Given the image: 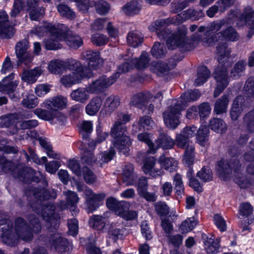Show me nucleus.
Returning <instances> with one entry per match:
<instances>
[{"label": "nucleus", "instance_id": "f257e3e1", "mask_svg": "<svg viewBox=\"0 0 254 254\" xmlns=\"http://www.w3.org/2000/svg\"><path fill=\"white\" fill-rule=\"evenodd\" d=\"M238 34L235 30L231 27H228L223 32L216 33L214 37L201 40L204 46H211L215 42H218L217 47V55L219 65L215 69L213 76L216 80V85L214 91V96H218L228 86L229 80L227 76V67L229 63L227 62L230 53L229 49L227 47L223 40L235 41L238 39Z\"/></svg>", "mask_w": 254, "mask_h": 254}, {"label": "nucleus", "instance_id": "f03ea898", "mask_svg": "<svg viewBox=\"0 0 254 254\" xmlns=\"http://www.w3.org/2000/svg\"><path fill=\"white\" fill-rule=\"evenodd\" d=\"M31 32L39 37L44 35L47 32L50 33L51 39L45 42L46 48L48 50L61 48L60 42L62 41H64L69 47L73 49H77L83 44L81 38L70 34L68 28L64 24L44 23L42 26L35 27Z\"/></svg>", "mask_w": 254, "mask_h": 254}, {"label": "nucleus", "instance_id": "7ed1b4c3", "mask_svg": "<svg viewBox=\"0 0 254 254\" xmlns=\"http://www.w3.org/2000/svg\"><path fill=\"white\" fill-rule=\"evenodd\" d=\"M82 57L88 61L89 69L83 67L79 62L78 66L74 65L72 69H68L71 73L64 75L60 79L61 83L65 87H70L74 84L79 83L84 77H90L92 76L90 70L99 68L103 64V61L100 58L98 52L87 51L82 53Z\"/></svg>", "mask_w": 254, "mask_h": 254}, {"label": "nucleus", "instance_id": "20e7f679", "mask_svg": "<svg viewBox=\"0 0 254 254\" xmlns=\"http://www.w3.org/2000/svg\"><path fill=\"white\" fill-rule=\"evenodd\" d=\"M200 95V93L197 90L183 94L180 99L176 102L174 106L169 107L164 112V121L166 126L168 128L175 129L180 124V112L186 107L187 103L197 99Z\"/></svg>", "mask_w": 254, "mask_h": 254}, {"label": "nucleus", "instance_id": "39448f33", "mask_svg": "<svg viewBox=\"0 0 254 254\" xmlns=\"http://www.w3.org/2000/svg\"><path fill=\"white\" fill-rule=\"evenodd\" d=\"M129 120L130 116L128 115L121 116L111 129V136L114 138V146L124 154L128 152L129 147L131 144L126 127L124 126Z\"/></svg>", "mask_w": 254, "mask_h": 254}, {"label": "nucleus", "instance_id": "423d86ee", "mask_svg": "<svg viewBox=\"0 0 254 254\" xmlns=\"http://www.w3.org/2000/svg\"><path fill=\"white\" fill-rule=\"evenodd\" d=\"M197 128L195 126L185 127L180 134L176 137V143L178 147L185 149L183 162L187 166L192 165L194 158V147L192 142L189 139L195 134Z\"/></svg>", "mask_w": 254, "mask_h": 254}, {"label": "nucleus", "instance_id": "0eeeda50", "mask_svg": "<svg viewBox=\"0 0 254 254\" xmlns=\"http://www.w3.org/2000/svg\"><path fill=\"white\" fill-rule=\"evenodd\" d=\"M237 168L234 166H232L227 161L225 160H221L218 163L216 171L218 175L222 179L225 180L229 177L232 174L235 175V181L241 188H245L247 187V184L245 179L243 176L238 177L240 173L238 172V167L239 166L238 162H236Z\"/></svg>", "mask_w": 254, "mask_h": 254}, {"label": "nucleus", "instance_id": "6e6552de", "mask_svg": "<svg viewBox=\"0 0 254 254\" xmlns=\"http://www.w3.org/2000/svg\"><path fill=\"white\" fill-rule=\"evenodd\" d=\"M79 65V62L74 59H68L63 61L55 59L51 61L48 64L49 71L55 74H61L66 69H72L74 65Z\"/></svg>", "mask_w": 254, "mask_h": 254}, {"label": "nucleus", "instance_id": "1a4fd4ad", "mask_svg": "<svg viewBox=\"0 0 254 254\" xmlns=\"http://www.w3.org/2000/svg\"><path fill=\"white\" fill-rule=\"evenodd\" d=\"M119 77V73H116L109 77L106 76H101L88 85L89 90L92 93L101 92L112 85Z\"/></svg>", "mask_w": 254, "mask_h": 254}, {"label": "nucleus", "instance_id": "9d476101", "mask_svg": "<svg viewBox=\"0 0 254 254\" xmlns=\"http://www.w3.org/2000/svg\"><path fill=\"white\" fill-rule=\"evenodd\" d=\"M84 197L88 211L92 212L98 207L100 202L105 198V195L104 193L95 194L91 189H86L84 191Z\"/></svg>", "mask_w": 254, "mask_h": 254}, {"label": "nucleus", "instance_id": "9b49d317", "mask_svg": "<svg viewBox=\"0 0 254 254\" xmlns=\"http://www.w3.org/2000/svg\"><path fill=\"white\" fill-rule=\"evenodd\" d=\"M187 29L184 28L169 36L167 40V45L169 49H175L184 46L187 42Z\"/></svg>", "mask_w": 254, "mask_h": 254}, {"label": "nucleus", "instance_id": "f8f14e48", "mask_svg": "<svg viewBox=\"0 0 254 254\" xmlns=\"http://www.w3.org/2000/svg\"><path fill=\"white\" fill-rule=\"evenodd\" d=\"M13 77V74H11L8 76L5 77L0 84V91L6 92L13 101H17L19 99L12 94V92L17 87L18 82L17 81L11 82Z\"/></svg>", "mask_w": 254, "mask_h": 254}, {"label": "nucleus", "instance_id": "ddd939ff", "mask_svg": "<svg viewBox=\"0 0 254 254\" xmlns=\"http://www.w3.org/2000/svg\"><path fill=\"white\" fill-rule=\"evenodd\" d=\"M55 239L51 242V248L61 254H69L71 250V246L67 240L61 237L58 234L56 235Z\"/></svg>", "mask_w": 254, "mask_h": 254}, {"label": "nucleus", "instance_id": "4468645a", "mask_svg": "<svg viewBox=\"0 0 254 254\" xmlns=\"http://www.w3.org/2000/svg\"><path fill=\"white\" fill-rule=\"evenodd\" d=\"M67 102V100L66 98L59 96L45 100L43 105L44 107L57 112L58 110H62L65 108Z\"/></svg>", "mask_w": 254, "mask_h": 254}, {"label": "nucleus", "instance_id": "2eb2a0df", "mask_svg": "<svg viewBox=\"0 0 254 254\" xmlns=\"http://www.w3.org/2000/svg\"><path fill=\"white\" fill-rule=\"evenodd\" d=\"M55 206L53 205H48L44 206L41 211L36 210L38 214H40L43 219L48 221L52 225H54V228L56 229L58 227L59 221L56 219L54 215Z\"/></svg>", "mask_w": 254, "mask_h": 254}, {"label": "nucleus", "instance_id": "dca6fc26", "mask_svg": "<svg viewBox=\"0 0 254 254\" xmlns=\"http://www.w3.org/2000/svg\"><path fill=\"white\" fill-rule=\"evenodd\" d=\"M152 98V96L149 92H139L132 96L130 99V105L131 106L143 109Z\"/></svg>", "mask_w": 254, "mask_h": 254}, {"label": "nucleus", "instance_id": "f3484780", "mask_svg": "<svg viewBox=\"0 0 254 254\" xmlns=\"http://www.w3.org/2000/svg\"><path fill=\"white\" fill-rule=\"evenodd\" d=\"M34 114L40 119L46 121H50L56 118L58 120L64 122L65 117L60 113L52 111H47L44 109L37 108L34 111Z\"/></svg>", "mask_w": 254, "mask_h": 254}, {"label": "nucleus", "instance_id": "a211bd4d", "mask_svg": "<svg viewBox=\"0 0 254 254\" xmlns=\"http://www.w3.org/2000/svg\"><path fill=\"white\" fill-rule=\"evenodd\" d=\"M28 48V44L26 41L19 42L15 47V53L18 60L20 62H31L32 60V56L27 52Z\"/></svg>", "mask_w": 254, "mask_h": 254}, {"label": "nucleus", "instance_id": "6ab92c4d", "mask_svg": "<svg viewBox=\"0 0 254 254\" xmlns=\"http://www.w3.org/2000/svg\"><path fill=\"white\" fill-rule=\"evenodd\" d=\"M24 221L21 218H18L15 221V230L18 237L24 241H29L32 239V234L29 232Z\"/></svg>", "mask_w": 254, "mask_h": 254}, {"label": "nucleus", "instance_id": "aec40b11", "mask_svg": "<svg viewBox=\"0 0 254 254\" xmlns=\"http://www.w3.org/2000/svg\"><path fill=\"white\" fill-rule=\"evenodd\" d=\"M240 20L244 22L250 29L248 36L251 37L254 34V10H252L250 7H247Z\"/></svg>", "mask_w": 254, "mask_h": 254}, {"label": "nucleus", "instance_id": "412c9836", "mask_svg": "<svg viewBox=\"0 0 254 254\" xmlns=\"http://www.w3.org/2000/svg\"><path fill=\"white\" fill-rule=\"evenodd\" d=\"M89 86L86 88H78L72 91L70 97L73 100L80 103H84L88 100L90 92Z\"/></svg>", "mask_w": 254, "mask_h": 254}, {"label": "nucleus", "instance_id": "4be33fe9", "mask_svg": "<svg viewBox=\"0 0 254 254\" xmlns=\"http://www.w3.org/2000/svg\"><path fill=\"white\" fill-rule=\"evenodd\" d=\"M42 73V69L37 67L33 69L24 71L21 75V79L28 83H34Z\"/></svg>", "mask_w": 254, "mask_h": 254}, {"label": "nucleus", "instance_id": "5701e85b", "mask_svg": "<svg viewBox=\"0 0 254 254\" xmlns=\"http://www.w3.org/2000/svg\"><path fill=\"white\" fill-rule=\"evenodd\" d=\"M175 144V141L170 136L165 133L161 134L154 143V151L159 147L165 149H170Z\"/></svg>", "mask_w": 254, "mask_h": 254}, {"label": "nucleus", "instance_id": "b1692460", "mask_svg": "<svg viewBox=\"0 0 254 254\" xmlns=\"http://www.w3.org/2000/svg\"><path fill=\"white\" fill-rule=\"evenodd\" d=\"M102 103V99L99 96L92 98L85 107L86 114L89 116L95 115L100 110Z\"/></svg>", "mask_w": 254, "mask_h": 254}, {"label": "nucleus", "instance_id": "393cba45", "mask_svg": "<svg viewBox=\"0 0 254 254\" xmlns=\"http://www.w3.org/2000/svg\"><path fill=\"white\" fill-rule=\"evenodd\" d=\"M155 160L153 157H149L145 159L142 167L143 172L152 177L161 175V171L155 168Z\"/></svg>", "mask_w": 254, "mask_h": 254}, {"label": "nucleus", "instance_id": "a878e982", "mask_svg": "<svg viewBox=\"0 0 254 254\" xmlns=\"http://www.w3.org/2000/svg\"><path fill=\"white\" fill-rule=\"evenodd\" d=\"M120 101L118 96L111 95L105 100L104 109L106 114H110L114 111L120 105Z\"/></svg>", "mask_w": 254, "mask_h": 254}, {"label": "nucleus", "instance_id": "bb28decb", "mask_svg": "<svg viewBox=\"0 0 254 254\" xmlns=\"http://www.w3.org/2000/svg\"><path fill=\"white\" fill-rule=\"evenodd\" d=\"M108 222V219L104 216L94 215L91 217L89 220V225L98 230H104L105 226Z\"/></svg>", "mask_w": 254, "mask_h": 254}, {"label": "nucleus", "instance_id": "cd10ccee", "mask_svg": "<svg viewBox=\"0 0 254 254\" xmlns=\"http://www.w3.org/2000/svg\"><path fill=\"white\" fill-rule=\"evenodd\" d=\"M136 176L133 173V166L127 165L124 168L123 172V181L127 186H131L135 184Z\"/></svg>", "mask_w": 254, "mask_h": 254}, {"label": "nucleus", "instance_id": "c85d7f7f", "mask_svg": "<svg viewBox=\"0 0 254 254\" xmlns=\"http://www.w3.org/2000/svg\"><path fill=\"white\" fill-rule=\"evenodd\" d=\"M141 8V4L136 0H132L127 3L123 8V12L128 15L138 14Z\"/></svg>", "mask_w": 254, "mask_h": 254}, {"label": "nucleus", "instance_id": "c756f323", "mask_svg": "<svg viewBox=\"0 0 254 254\" xmlns=\"http://www.w3.org/2000/svg\"><path fill=\"white\" fill-rule=\"evenodd\" d=\"M159 161L161 166L170 172L176 170L177 167V162L173 158H165L162 155L160 156Z\"/></svg>", "mask_w": 254, "mask_h": 254}, {"label": "nucleus", "instance_id": "7c9ffc66", "mask_svg": "<svg viewBox=\"0 0 254 254\" xmlns=\"http://www.w3.org/2000/svg\"><path fill=\"white\" fill-rule=\"evenodd\" d=\"M65 197L66 204L64 206L61 205L62 209H65L69 207L74 206L78 202L79 197L77 194L71 190L65 191L63 192Z\"/></svg>", "mask_w": 254, "mask_h": 254}, {"label": "nucleus", "instance_id": "2f4dec72", "mask_svg": "<svg viewBox=\"0 0 254 254\" xmlns=\"http://www.w3.org/2000/svg\"><path fill=\"white\" fill-rule=\"evenodd\" d=\"M195 14L196 11L194 10L189 9L172 17L170 22L174 24H179L183 22L187 19L193 18Z\"/></svg>", "mask_w": 254, "mask_h": 254}, {"label": "nucleus", "instance_id": "473e14b6", "mask_svg": "<svg viewBox=\"0 0 254 254\" xmlns=\"http://www.w3.org/2000/svg\"><path fill=\"white\" fill-rule=\"evenodd\" d=\"M229 99L228 96L224 95L221 98L217 100L215 104L214 111L216 114H221L226 112L228 104Z\"/></svg>", "mask_w": 254, "mask_h": 254}, {"label": "nucleus", "instance_id": "72a5a7b5", "mask_svg": "<svg viewBox=\"0 0 254 254\" xmlns=\"http://www.w3.org/2000/svg\"><path fill=\"white\" fill-rule=\"evenodd\" d=\"M210 71L205 66L199 67L198 69L197 78L194 81L195 86H200L203 84L210 76Z\"/></svg>", "mask_w": 254, "mask_h": 254}, {"label": "nucleus", "instance_id": "f704fd0d", "mask_svg": "<svg viewBox=\"0 0 254 254\" xmlns=\"http://www.w3.org/2000/svg\"><path fill=\"white\" fill-rule=\"evenodd\" d=\"M127 42L132 47L138 46L142 42L140 33L137 31L130 32L127 37Z\"/></svg>", "mask_w": 254, "mask_h": 254}, {"label": "nucleus", "instance_id": "c9c22d12", "mask_svg": "<svg viewBox=\"0 0 254 254\" xmlns=\"http://www.w3.org/2000/svg\"><path fill=\"white\" fill-rule=\"evenodd\" d=\"M209 130L207 127L201 126L197 131L196 135L197 142L201 146H205L208 141Z\"/></svg>", "mask_w": 254, "mask_h": 254}, {"label": "nucleus", "instance_id": "e433bc0d", "mask_svg": "<svg viewBox=\"0 0 254 254\" xmlns=\"http://www.w3.org/2000/svg\"><path fill=\"white\" fill-rule=\"evenodd\" d=\"M172 18H168L166 20L157 21L152 23L149 27L150 31L155 32L158 36H160V34L163 32L166 23H172L170 22Z\"/></svg>", "mask_w": 254, "mask_h": 254}, {"label": "nucleus", "instance_id": "4c0bfd02", "mask_svg": "<svg viewBox=\"0 0 254 254\" xmlns=\"http://www.w3.org/2000/svg\"><path fill=\"white\" fill-rule=\"evenodd\" d=\"M125 230V229L117 227L115 224H112L109 228L108 234L109 237L116 241L123 237Z\"/></svg>", "mask_w": 254, "mask_h": 254}, {"label": "nucleus", "instance_id": "58836bf2", "mask_svg": "<svg viewBox=\"0 0 254 254\" xmlns=\"http://www.w3.org/2000/svg\"><path fill=\"white\" fill-rule=\"evenodd\" d=\"M131 63L134 66L139 69L146 68L148 66L149 59L147 53L143 52L139 59H131Z\"/></svg>", "mask_w": 254, "mask_h": 254}, {"label": "nucleus", "instance_id": "ea45409f", "mask_svg": "<svg viewBox=\"0 0 254 254\" xmlns=\"http://www.w3.org/2000/svg\"><path fill=\"white\" fill-rule=\"evenodd\" d=\"M209 126L213 130L221 133L224 132L227 129L225 123L219 119L214 118L211 120Z\"/></svg>", "mask_w": 254, "mask_h": 254}, {"label": "nucleus", "instance_id": "a19ab883", "mask_svg": "<svg viewBox=\"0 0 254 254\" xmlns=\"http://www.w3.org/2000/svg\"><path fill=\"white\" fill-rule=\"evenodd\" d=\"M38 99L32 94L26 93L22 101V105L25 108H34L37 106Z\"/></svg>", "mask_w": 254, "mask_h": 254}, {"label": "nucleus", "instance_id": "79ce46f5", "mask_svg": "<svg viewBox=\"0 0 254 254\" xmlns=\"http://www.w3.org/2000/svg\"><path fill=\"white\" fill-rule=\"evenodd\" d=\"M196 225V222L194 218L191 217L182 222L180 226V230L182 233H187L191 231Z\"/></svg>", "mask_w": 254, "mask_h": 254}, {"label": "nucleus", "instance_id": "37998d69", "mask_svg": "<svg viewBox=\"0 0 254 254\" xmlns=\"http://www.w3.org/2000/svg\"><path fill=\"white\" fill-rule=\"evenodd\" d=\"M137 139L139 141L143 142L147 145L149 147V151L151 153L154 152V143L151 142L152 135L147 132H142L138 134Z\"/></svg>", "mask_w": 254, "mask_h": 254}, {"label": "nucleus", "instance_id": "c03bdc74", "mask_svg": "<svg viewBox=\"0 0 254 254\" xmlns=\"http://www.w3.org/2000/svg\"><path fill=\"white\" fill-rule=\"evenodd\" d=\"M86 240L84 239H81L80 243L82 245H84V243H86L85 246L89 254H101L100 250L95 246L94 240L93 239L91 241L89 239L87 240L88 242H86Z\"/></svg>", "mask_w": 254, "mask_h": 254}, {"label": "nucleus", "instance_id": "a18cd8bd", "mask_svg": "<svg viewBox=\"0 0 254 254\" xmlns=\"http://www.w3.org/2000/svg\"><path fill=\"white\" fill-rule=\"evenodd\" d=\"M152 55L156 58L163 57L166 53L165 46L159 42L154 44L152 50Z\"/></svg>", "mask_w": 254, "mask_h": 254}, {"label": "nucleus", "instance_id": "49530a36", "mask_svg": "<svg viewBox=\"0 0 254 254\" xmlns=\"http://www.w3.org/2000/svg\"><path fill=\"white\" fill-rule=\"evenodd\" d=\"M212 173L208 167H204L197 173L198 177L203 182H206L212 180Z\"/></svg>", "mask_w": 254, "mask_h": 254}, {"label": "nucleus", "instance_id": "de8ad7c7", "mask_svg": "<svg viewBox=\"0 0 254 254\" xmlns=\"http://www.w3.org/2000/svg\"><path fill=\"white\" fill-rule=\"evenodd\" d=\"M173 182L177 194L181 197L184 192V188L181 175L176 174L174 177Z\"/></svg>", "mask_w": 254, "mask_h": 254}, {"label": "nucleus", "instance_id": "09e8293b", "mask_svg": "<svg viewBox=\"0 0 254 254\" xmlns=\"http://www.w3.org/2000/svg\"><path fill=\"white\" fill-rule=\"evenodd\" d=\"M57 9L61 15L67 18H73L74 13L66 5L60 4L57 6Z\"/></svg>", "mask_w": 254, "mask_h": 254}, {"label": "nucleus", "instance_id": "8fccbe9b", "mask_svg": "<svg viewBox=\"0 0 254 254\" xmlns=\"http://www.w3.org/2000/svg\"><path fill=\"white\" fill-rule=\"evenodd\" d=\"M242 100L241 97H237L234 101L232 109L230 112V115L233 120H236L239 116L240 109L238 106V103Z\"/></svg>", "mask_w": 254, "mask_h": 254}, {"label": "nucleus", "instance_id": "3c124183", "mask_svg": "<svg viewBox=\"0 0 254 254\" xmlns=\"http://www.w3.org/2000/svg\"><path fill=\"white\" fill-rule=\"evenodd\" d=\"M82 175L85 181L88 184H92L96 180L95 174L87 167L82 168Z\"/></svg>", "mask_w": 254, "mask_h": 254}, {"label": "nucleus", "instance_id": "603ef678", "mask_svg": "<svg viewBox=\"0 0 254 254\" xmlns=\"http://www.w3.org/2000/svg\"><path fill=\"white\" fill-rule=\"evenodd\" d=\"M68 167L77 176H82V169H81L77 160L74 159L69 160L68 163Z\"/></svg>", "mask_w": 254, "mask_h": 254}, {"label": "nucleus", "instance_id": "864d4df0", "mask_svg": "<svg viewBox=\"0 0 254 254\" xmlns=\"http://www.w3.org/2000/svg\"><path fill=\"white\" fill-rule=\"evenodd\" d=\"M213 221L214 224L220 231L224 232L226 230L227 225L226 221L221 215L215 214L214 216Z\"/></svg>", "mask_w": 254, "mask_h": 254}, {"label": "nucleus", "instance_id": "5fc2aeb1", "mask_svg": "<svg viewBox=\"0 0 254 254\" xmlns=\"http://www.w3.org/2000/svg\"><path fill=\"white\" fill-rule=\"evenodd\" d=\"M38 126V122L35 120H28L16 123V126L21 129H28Z\"/></svg>", "mask_w": 254, "mask_h": 254}, {"label": "nucleus", "instance_id": "6e6d98bb", "mask_svg": "<svg viewBox=\"0 0 254 254\" xmlns=\"http://www.w3.org/2000/svg\"><path fill=\"white\" fill-rule=\"evenodd\" d=\"M91 41L97 46H102L107 43L108 38L104 35L97 33L92 35Z\"/></svg>", "mask_w": 254, "mask_h": 254}, {"label": "nucleus", "instance_id": "4d7b16f0", "mask_svg": "<svg viewBox=\"0 0 254 254\" xmlns=\"http://www.w3.org/2000/svg\"><path fill=\"white\" fill-rule=\"evenodd\" d=\"M95 6L97 12L100 14H105L108 12L110 9L109 5L103 0L98 1Z\"/></svg>", "mask_w": 254, "mask_h": 254}, {"label": "nucleus", "instance_id": "13d9d810", "mask_svg": "<svg viewBox=\"0 0 254 254\" xmlns=\"http://www.w3.org/2000/svg\"><path fill=\"white\" fill-rule=\"evenodd\" d=\"M139 125L140 129L142 128L144 130H149L154 125V122L150 117H144L140 119Z\"/></svg>", "mask_w": 254, "mask_h": 254}, {"label": "nucleus", "instance_id": "bf43d9fd", "mask_svg": "<svg viewBox=\"0 0 254 254\" xmlns=\"http://www.w3.org/2000/svg\"><path fill=\"white\" fill-rule=\"evenodd\" d=\"M155 207L156 212L161 216H165L168 214L169 208L164 202H158L155 204Z\"/></svg>", "mask_w": 254, "mask_h": 254}, {"label": "nucleus", "instance_id": "052dcab7", "mask_svg": "<svg viewBox=\"0 0 254 254\" xmlns=\"http://www.w3.org/2000/svg\"><path fill=\"white\" fill-rule=\"evenodd\" d=\"M128 204L126 201H120L118 207L114 210V212L117 215H119L122 218L123 215L125 214V213L127 212V211L128 210Z\"/></svg>", "mask_w": 254, "mask_h": 254}, {"label": "nucleus", "instance_id": "680f3d73", "mask_svg": "<svg viewBox=\"0 0 254 254\" xmlns=\"http://www.w3.org/2000/svg\"><path fill=\"white\" fill-rule=\"evenodd\" d=\"M36 197L40 200L47 199L50 198H55L56 197V192L52 191V194H50L49 192L45 190H42L39 192H37L35 193Z\"/></svg>", "mask_w": 254, "mask_h": 254}, {"label": "nucleus", "instance_id": "e2e57ef3", "mask_svg": "<svg viewBox=\"0 0 254 254\" xmlns=\"http://www.w3.org/2000/svg\"><path fill=\"white\" fill-rule=\"evenodd\" d=\"M50 90V86L47 84H41L37 85L35 89L36 94L39 97L43 96L48 93Z\"/></svg>", "mask_w": 254, "mask_h": 254}, {"label": "nucleus", "instance_id": "0e129e2a", "mask_svg": "<svg viewBox=\"0 0 254 254\" xmlns=\"http://www.w3.org/2000/svg\"><path fill=\"white\" fill-rule=\"evenodd\" d=\"M8 23V16L4 11L0 12V31L5 33Z\"/></svg>", "mask_w": 254, "mask_h": 254}, {"label": "nucleus", "instance_id": "69168bd1", "mask_svg": "<svg viewBox=\"0 0 254 254\" xmlns=\"http://www.w3.org/2000/svg\"><path fill=\"white\" fill-rule=\"evenodd\" d=\"M44 13V9L42 8L32 9L29 13L30 18L32 20H38L43 16Z\"/></svg>", "mask_w": 254, "mask_h": 254}, {"label": "nucleus", "instance_id": "338daca9", "mask_svg": "<svg viewBox=\"0 0 254 254\" xmlns=\"http://www.w3.org/2000/svg\"><path fill=\"white\" fill-rule=\"evenodd\" d=\"M199 116L200 118H204L208 116L211 111V108L208 103H202L198 106Z\"/></svg>", "mask_w": 254, "mask_h": 254}, {"label": "nucleus", "instance_id": "774afa93", "mask_svg": "<svg viewBox=\"0 0 254 254\" xmlns=\"http://www.w3.org/2000/svg\"><path fill=\"white\" fill-rule=\"evenodd\" d=\"M69 233L72 236L76 235L78 229V221L75 219H70L68 222Z\"/></svg>", "mask_w": 254, "mask_h": 254}]
</instances>
